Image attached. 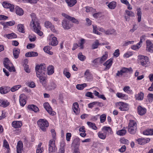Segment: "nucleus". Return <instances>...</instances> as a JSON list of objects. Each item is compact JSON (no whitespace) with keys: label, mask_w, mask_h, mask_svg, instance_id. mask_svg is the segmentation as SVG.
<instances>
[{"label":"nucleus","mask_w":153,"mask_h":153,"mask_svg":"<svg viewBox=\"0 0 153 153\" xmlns=\"http://www.w3.org/2000/svg\"><path fill=\"white\" fill-rule=\"evenodd\" d=\"M31 16L32 18V20L30 24V27L33 28V30L38 35L42 36L43 34V33L40 31L41 27L39 20L36 18L35 14H31Z\"/></svg>","instance_id":"obj_1"},{"label":"nucleus","mask_w":153,"mask_h":153,"mask_svg":"<svg viewBox=\"0 0 153 153\" xmlns=\"http://www.w3.org/2000/svg\"><path fill=\"white\" fill-rule=\"evenodd\" d=\"M137 61L139 64L143 66L146 67L149 63L148 57L140 55L138 56Z\"/></svg>","instance_id":"obj_2"},{"label":"nucleus","mask_w":153,"mask_h":153,"mask_svg":"<svg viewBox=\"0 0 153 153\" xmlns=\"http://www.w3.org/2000/svg\"><path fill=\"white\" fill-rule=\"evenodd\" d=\"M137 129V124L136 122L134 120H129L128 126V131L131 134H134L136 131Z\"/></svg>","instance_id":"obj_3"},{"label":"nucleus","mask_w":153,"mask_h":153,"mask_svg":"<svg viewBox=\"0 0 153 153\" xmlns=\"http://www.w3.org/2000/svg\"><path fill=\"white\" fill-rule=\"evenodd\" d=\"M39 127L42 131H45L49 126V123L46 120L40 119L37 122Z\"/></svg>","instance_id":"obj_4"},{"label":"nucleus","mask_w":153,"mask_h":153,"mask_svg":"<svg viewBox=\"0 0 153 153\" xmlns=\"http://www.w3.org/2000/svg\"><path fill=\"white\" fill-rule=\"evenodd\" d=\"M4 67L8 69L10 72H14L15 71V68L12 63L7 58L5 59L4 61Z\"/></svg>","instance_id":"obj_5"},{"label":"nucleus","mask_w":153,"mask_h":153,"mask_svg":"<svg viewBox=\"0 0 153 153\" xmlns=\"http://www.w3.org/2000/svg\"><path fill=\"white\" fill-rule=\"evenodd\" d=\"M116 107L121 111H127L129 109L128 104L123 102H117L116 104Z\"/></svg>","instance_id":"obj_6"},{"label":"nucleus","mask_w":153,"mask_h":153,"mask_svg":"<svg viewBox=\"0 0 153 153\" xmlns=\"http://www.w3.org/2000/svg\"><path fill=\"white\" fill-rule=\"evenodd\" d=\"M49 153H54L57 149L55 145V141L53 139L51 140L48 144Z\"/></svg>","instance_id":"obj_7"},{"label":"nucleus","mask_w":153,"mask_h":153,"mask_svg":"<svg viewBox=\"0 0 153 153\" xmlns=\"http://www.w3.org/2000/svg\"><path fill=\"white\" fill-rule=\"evenodd\" d=\"M48 39L49 45L55 46L58 44V42L57 40V39L53 35L51 34L49 35Z\"/></svg>","instance_id":"obj_8"},{"label":"nucleus","mask_w":153,"mask_h":153,"mask_svg":"<svg viewBox=\"0 0 153 153\" xmlns=\"http://www.w3.org/2000/svg\"><path fill=\"white\" fill-rule=\"evenodd\" d=\"M36 74L39 73L40 74H43L46 70V66L44 64H41L39 66V65H36L35 67Z\"/></svg>","instance_id":"obj_9"},{"label":"nucleus","mask_w":153,"mask_h":153,"mask_svg":"<svg viewBox=\"0 0 153 153\" xmlns=\"http://www.w3.org/2000/svg\"><path fill=\"white\" fill-rule=\"evenodd\" d=\"M146 50L150 53H153V43L149 40H147L146 42Z\"/></svg>","instance_id":"obj_10"},{"label":"nucleus","mask_w":153,"mask_h":153,"mask_svg":"<svg viewBox=\"0 0 153 153\" xmlns=\"http://www.w3.org/2000/svg\"><path fill=\"white\" fill-rule=\"evenodd\" d=\"M101 130L106 136L111 134L113 133L112 129L110 127L104 126L102 128Z\"/></svg>","instance_id":"obj_11"},{"label":"nucleus","mask_w":153,"mask_h":153,"mask_svg":"<svg viewBox=\"0 0 153 153\" xmlns=\"http://www.w3.org/2000/svg\"><path fill=\"white\" fill-rule=\"evenodd\" d=\"M44 107L50 114L52 115H53L55 114V112L52 111V109L48 103L46 102L44 103Z\"/></svg>","instance_id":"obj_12"},{"label":"nucleus","mask_w":153,"mask_h":153,"mask_svg":"<svg viewBox=\"0 0 153 153\" xmlns=\"http://www.w3.org/2000/svg\"><path fill=\"white\" fill-rule=\"evenodd\" d=\"M26 96L24 94H21L19 96V101L21 106H24L26 102Z\"/></svg>","instance_id":"obj_13"},{"label":"nucleus","mask_w":153,"mask_h":153,"mask_svg":"<svg viewBox=\"0 0 153 153\" xmlns=\"http://www.w3.org/2000/svg\"><path fill=\"white\" fill-rule=\"evenodd\" d=\"M36 74L37 76L39 78L40 82L42 83V85L45 87L46 85V82L45 77L43 76V74H39V73H37Z\"/></svg>","instance_id":"obj_14"},{"label":"nucleus","mask_w":153,"mask_h":153,"mask_svg":"<svg viewBox=\"0 0 153 153\" xmlns=\"http://www.w3.org/2000/svg\"><path fill=\"white\" fill-rule=\"evenodd\" d=\"M113 59L111 58L108 59L103 64V65L105 68V70H108L111 67L113 62Z\"/></svg>","instance_id":"obj_15"},{"label":"nucleus","mask_w":153,"mask_h":153,"mask_svg":"<svg viewBox=\"0 0 153 153\" xmlns=\"http://www.w3.org/2000/svg\"><path fill=\"white\" fill-rule=\"evenodd\" d=\"M150 139L148 138H140L136 140L138 143L140 145L145 144L148 143L150 141Z\"/></svg>","instance_id":"obj_16"},{"label":"nucleus","mask_w":153,"mask_h":153,"mask_svg":"<svg viewBox=\"0 0 153 153\" xmlns=\"http://www.w3.org/2000/svg\"><path fill=\"white\" fill-rule=\"evenodd\" d=\"M12 126L15 128H18L22 126V122L20 121H14L12 123Z\"/></svg>","instance_id":"obj_17"},{"label":"nucleus","mask_w":153,"mask_h":153,"mask_svg":"<svg viewBox=\"0 0 153 153\" xmlns=\"http://www.w3.org/2000/svg\"><path fill=\"white\" fill-rule=\"evenodd\" d=\"M2 5L4 8H9L11 11L12 12L14 9V6L11 4L7 2L4 1L2 3Z\"/></svg>","instance_id":"obj_18"},{"label":"nucleus","mask_w":153,"mask_h":153,"mask_svg":"<svg viewBox=\"0 0 153 153\" xmlns=\"http://www.w3.org/2000/svg\"><path fill=\"white\" fill-rule=\"evenodd\" d=\"M10 91V88L8 86H2L0 88V93L1 94L7 93Z\"/></svg>","instance_id":"obj_19"},{"label":"nucleus","mask_w":153,"mask_h":153,"mask_svg":"<svg viewBox=\"0 0 153 153\" xmlns=\"http://www.w3.org/2000/svg\"><path fill=\"white\" fill-rule=\"evenodd\" d=\"M72 109L74 112L77 115H78L79 113V107L78 103L75 102L73 103L72 106Z\"/></svg>","instance_id":"obj_20"},{"label":"nucleus","mask_w":153,"mask_h":153,"mask_svg":"<svg viewBox=\"0 0 153 153\" xmlns=\"http://www.w3.org/2000/svg\"><path fill=\"white\" fill-rule=\"evenodd\" d=\"M62 24L63 27L65 29H69L71 26L70 22L65 19L63 20Z\"/></svg>","instance_id":"obj_21"},{"label":"nucleus","mask_w":153,"mask_h":153,"mask_svg":"<svg viewBox=\"0 0 153 153\" xmlns=\"http://www.w3.org/2000/svg\"><path fill=\"white\" fill-rule=\"evenodd\" d=\"M62 15L66 19H67L69 20H70L73 22L75 23L76 24H78L79 23L78 21L74 17H72L65 13H63L62 14Z\"/></svg>","instance_id":"obj_22"},{"label":"nucleus","mask_w":153,"mask_h":153,"mask_svg":"<svg viewBox=\"0 0 153 153\" xmlns=\"http://www.w3.org/2000/svg\"><path fill=\"white\" fill-rule=\"evenodd\" d=\"M17 153H21L23 150V143L22 141H19L16 147Z\"/></svg>","instance_id":"obj_23"},{"label":"nucleus","mask_w":153,"mask_h":153,"mask_svg":"<svg viewBox=\"0 0 153 153\" xmlns=\"http://www.w3.org/2000/svg\"><path fill=\"white\" fill-rule=\"evenodd\" d=\"M146 109L140 106H139L137 108V111L138 114L140 115H142L144 114L146 112Z\"/></svg>","instance_id":"obj_24"},{"label":"nucleus","mask_w":153,"mask_h":153,"mask_svg":"<svg viewBox=\"0 0 153 153\" xmlns=\"http://www.w3.org/2000/svg\"><path fill=\"white\" fill-rule=\"evenodd\" d=\"M10 103L7 100L0 99V106L3 107H6L8 106Z\"/></svg>","instance_id":"obj_25"},{"label":"nucleus","mask_w":153,"mask_h":153,"mask_svg":"<svg viewBox=\"0 0 153 153\" xmlns=\"http://www.w3.org/2000/svg\"><path fill=\"white\" fill-rule=\"evenodd\" d=\"M129 71V69L125 68H122L120 71H118L116 74L117 76H120L123 74Z\"/></svg>","instance_id":"obj_26"},{"label":"nucleus","mask_w":153,"mask_h":153,"mask_svg":"<svg viewBox=\"0 0 153 153\" xmlns=\"http://www.w3.org/2000/svg\"><path fill=\"white\" fill-rule=\"evenodd\" d=\"M84 76L85 77L87 81L90 80L92 78V75L88 70H87L85 72Z\"/></svg>","instance_id":"obj_27"},{"label":"nucleus","mask_w":153,"mask_h":153,"mask_svg":"<svg viewBox=\"0 0 153 153\" xmlns=\"http://www.w3.org/2000/svg\"><path fill=\"white\" fill-rule=\"evenodd\" d=\"M117 96L122 100H127L128 98V96L122 93L117 92L116 94Z\"/></svg>","instance_id":"obj_28"},{"label":"nucleus","mask_w":153,"mask_h":153,"mask_svg":"<svg viewBox=\"0 0 153 153\" xmlns=\"http://www.w3.org/2000/svg\"><path fill=\"white\" fill-rule=\"evenodd\" d=\"M143 134L146 135H153V129L148 128L143 131Z\"/></svg>","instance_id":"obj_29"},{"label":"nucleus","mask_w":153,"mask_h":153,"mask_svg":"<svg viewBox=\"0 0 153 153\" xmlns=\"http://www.w3.org/2000/svg\"><path fill=\"white\" fill-rule=\"evenodd\" d=\"M38 55V53L36 52L31 51L27 52L25 54V56L27 57H32L36 56Z\"/></svg>","instance_id":"obj_30"},{"label":"nucleus","mask_w":153,"mask_h":153,"mask_svg":"<svg viewBox=\"0 0 153 153\" xmlns=\"http://www.w3.org/2000/svg\"><path fill=\"white\" fill-rule=\"evenodd\" d=\"M68 5L70 7H72L74 6L77 3L76 0H65Z\"/></svg>","instance_id":"obj_31"},{"label":"nucleus","mask_w":153,"mask_h":153,"mask_svg":"<svg viewBox=\"0 0 153 153\" xmlns=\"http://www.w3.org/2000/svg\"><path fill=\"white\" fill-rule=\"evenodd\" d=\"M54 68L52 65H49L47 68V74L48 75H52L54 71Z\"/></svg>","instance_id":"obj_32"},{"label":"nucleus","mask_w":153,"mask_h":153,"mask_svg":"<svg viewBox=\"0 0 153 153\" xmlns=\"http://www.w3.org/2000/svg\"><path fill=\"white\" fill-rule=\"evenodd\" d=\"M42 143H41L39 144L36 150V153H42L44 151V148L42 146Z\"/></svg>","instance_id":"obj_33"},{"label":"nucleus","mask_w":153,"mask_h":153,"mask_svg":"<svg viewBox=\"0 0 153 153\" xmlns=\"http://www.w3.org/2000/svg\"><path fill=\"white\" fill-rule=\"evenodd\" d=\"M16 14L19 16H22L24 13L22 9L18 6L16 7L15 8Z\"/></svg>","instance_id":"obj_34"},{"label":"nucleus","mask_w":153,"mask_h":153,"mask_svg":"<svg viewBox=\"0 0 153 153\" xmlns=\"http://www.w3.org/2000/svg\"><path fill=\"white\" fill-rule=\"evenodd\" d=\"M108 54L106 52H105V54L103 55L101 57L99 58L100 60V63L101 64L103 63L108 58Z\"/></svg>","instance_id":"obj_35"},{"label":"nucleus","mask_w":153,"mask_h":153,"mask_svg":"<svg viewBox=\"0 0 153 153\" xmlns=\"http://www.w3.org/2000/svg\"><path fill=\"white\" fill-rule=\"evenodd\" d=\"M19 52L20 50L19 49L17 48L13 49V53L15 58L17 59L18 57Z\"/></svg>","instance_id":"obj_36"},{"label":"nucleus","mask_w":153,"mask_h":153,"mask_svg":"<svg viewBox=\"0 0 153 153\" xmlns=\"http://www.w3.org/2000/svg\"><path fill=\"white\" fill-rule=\"evenodd\" d=\"M28 108L35 112H37L39 110L38 108L36 105H28Z\"/></svg>","instance_id":"obj_37"},{"label":"nucleus","mask_w":153,"mask_h":153,"mask_svg":"<svg viewBox=\"0 0 153 153\" xmlns=\"http://www.w3.org/2000/svg\"><path fill=\"white\" fill-rule=\"evenodd\" d=\"M51 48L50 46H46L44 47L43 50L45 53L50 55H52L53 53L52 51H50Z\"/></svg>","instance_id":"obj_38"},{"label":"nucleus","mask_w":153,"mask_h":153,"mask_svg":"<svg viewBox=\"0 0 153 153\" xmlns=\"http://www.w3.org/2000/svg\"><path fill=\"white\" fill-rule=\"evenodd\" d=\"M98 137L102 140L105 139L106 137V135L102 131H100L97 133Z\"/></svg>","instance_id":"obj_39"},{"label":"nucleus","mask_w":153,"mask_h":153,"mask_svg":"<svg viewBox=\"0 0 153 153\" xmlns=\"http://www.w3.org/2000/svg\"><path fill=\"white\" fill-rule=\"evenodd\" d=\"M136 99L138 100H142L144 97V94L142 92H140L135 95Z\"/></svg>","instance_id":"obj_40"},{"label":"nucleus","mask_w":153,"mask_h":153,"mask_svg":"<svg viewBox=\"0 0 153 153\" xmlns=\"http://www.w3.org/2000/svg\"><path fill=\"white\" fill-rule=\"evenodd\" d=\"M137 14L138 16V21L140 22L141 21L142 13L141 11V9L140 7H137Z\"/></svg>","instance_id":"obj_41"},{"label":"nucleus","mask_w":153,"mask_h":153,"mask_svg":"<svg viewBox=\"0 0 153 153\" xmlns=\"http://www.w3.org/2000/svg\"><path fill=\"white\" fill-rule=\"evenodd\" d=\"M15 24V22L14 21H10L7 22L3 24L4 28H7L8 26H12Z\"/></svg>","instance_id":"obj_42"},{"label":"nucleus","mask_w":153,"mask_h":153,"mask_svg":"<svg viewBox=\"0 0 153 153\" xmlns=\"http://www.w3.org/2000/svg\"><path fill=\"white\" fill-rule=\"evenodd\" d=\"M56 87V85L53 82L51 83L47 87V89L48 90H51L54 89Z\"/></svg>","instance_id":"obj_43"},{"label":"nucleus","mask_w":153,"mask_h":153,"mask_svg":"<svg viewBox=\"0 0 153 153\" xmlns=\"http://www.w3.org/2000/svg\"><path fill=\"white\" fill-rule=\"evenodd\" d=\"M117 5V3L115 1H112L108 5V7L110 9H114Z\"/></svg>","instance_id":"obj_44"},{"label":"nucleus","mask_w":153,"mask_h":153,"mask_svg":"<svg viewBox=\"0 0 153 153\" xmlns=\"http://www.w3.org/2000/svg\"><path fill=\"white\" fill-rule=\"evenodd\" d=\"M87 86V84L86 83H84L82 84H78L76 85V88L78 89L82 90L85 87Z\"/></svg>","instance_id":"obj_45"},{"label":"nucleus","mask_w":153,"mask_h":153,"mask_svg":"<svg viewBox=\"0 0 153 153\" xmlns=\"http://www.w3.org/2000/svg\"><path fill=\"white\" fill-rule=\"evenodd\" d=\"M87 124L89 127L92 128L93 129L96 130L97 129V128L96 126L95 123H92L90 122H87Z\"/></svg>","instance_id":"obj_46"},{"label":"nucleus","mask_w":153,"mask_h":153,"mask_svg":"<svg viewBox=\"0 0 153 153\" xmlns=\"http://www.w3.org/2000/svg\"><path fill=\"white\" fill-rule=\"evenodd\" d=\"M126 130L125 129H122L118 131L116 133L118 135L123 136L126 134Z\"/></svg>","instance_id":"obj_47"},{"label":"nucleus","mask_w":153,"mask_h":153,"mask_svg":"<svg viewBox=\"0 0 153 153\" xmlns=\"http://www.w3.org/2000/svg\"><path fill=\"white\" fill-rule=\"evenodd\" d=\"M123 90L124 91L128 94H132V91L129 86H126L124 87Z\"/></svg>","instance_id":"obj_48"},{"label":"nucleus","mask_w":153,"mask_h":153,"mask_svg":"<svg viewBox=\"0 0 153 153\" xmlns=\"http://www.w3.org/2000/svg\"><path fill=\"white\" fill-rule=\"evenodd\" d=\"M21 87V85H18L14 86L11 88H10V91L12 92H14L18 90Z\"/></svg>","instance_id":"obj_49"},{"label":"nucleus","mask_w":153,"mask_h":153,"mask_svg":"<svg viewBox=\"0 0 153 153\" xmlns=\"http://www.w3.org/2000/svg\"><path fill=\"white\" fill-rule=\"evenodd\" d=\"M17 28L18 31L22 33L25 32L24 26L22 24H19L17 26Z\"/></svg>","instance_id":"obj_50"},{"label":"nucleus","mask_w":153,"mask_h":153,"mask_svg":"<svg viewBox=\"0 0 153 153\" xmlns=\"http://www.w3.org/2000/svg\"><path fill=\"white\" fill-rule=\"evenodd\" d=\"M99 44L98 40L96 39L92 45V48L93 49H95L97 48Z\"/></svg>","instance_id":"obj_51"},{"label":"nucleus","mask_w":153,"mask_h":153,"mask_svg":"<svg viewBox=\"0 0 153 153\" xmlns=\"http://www.w3.org/2000/svg\"><path fill=\"white\" fill-rule=\"evenodd\" d=\"M6 36L8 39H12L16 37V35L14 33H12L6 35Z\"/></svg>","instance_id":"obj_52"},{"label":"nucleus","mask_w":153,"mask_h":153,"mask_svg":"<svg viewBox=\"0 0 153 153\" xmlns=\"http://www.w3.org/2000/svg\"><path fill=\"white\" fill-rule=\"evenodd\" d=\"M85 39H81L79 45V47L80 49H82L83 48V45L85 43Z\"/></svg>","instance_id":"obj_53"},{"label":"nucleus","mask_w":153,"mask_h":153,"mask_svg":"<svg viewBox=\"0 0 153 153\" xmlns=\"http://www.w3.org/2000/svg\"><path fill=\"white\" fill-rule=\"evenodd\" d=\"M78 59L81 61H83L86 59V57L85 56L83 55L82 53H81L78 54Z\"/></svg>","instance_id":"obj_54"},{"label":"nucleus","mask_w":153,"mask_h":153,"mask_svg":"<svg viewBox=\"0 0 153 153\" xmlns=\"http://www.w3.org/2000/svg\"><path fill=\"white\" fill-rule=\"evenodd\" d=\"M115 30L114 29H110L107 30H105V33L106 35H110L113 33Z\"/></svg>","instance_id":"obj_55"},{"label":"nucleus","mask_w":153,"mask_h":153,"mask_svg":"<svg viewBox=\"0 0 153 153\" xmlns=\"http://www.w3.org/2000/svg\"><path fill=\"white\" fill-rule=\"evenodd\" d=\"M28 38H29L30 41L31 42H33L35 41L36 39V37L34 35H30L29 36Z\"/></svg>","instance_id":"obj_56"},{"label":"nucleus","mask_w":153,"mask_h":153,"mask_svg":"<svg viewBox=\"0 0 153 153\" xmlns=\"http://www.w3.org/2000/svg\"><path fill=\"white\" fill-rule=\"evenodd\" d=\"M106 115L105 114H102L100 116V122L101 123H104L106 120Z\"/></svg>","instance_id":"obj_57"},{"label":"nucleus","mask_w":153,"mask_h":153,"mask_svg":"<svg viewBox=\"0 0 153 153\" xmlns=\"http://www.w3.org/2000/svg\"><path fill=\"white\" fill-rule=\"evenodd\" d=\"M93 32L97 34L100 35L101 33L97 31V28L96 25H93Z\"/></svg>","instance_id":"obj_58"},{"label":"nucleus","mask_w":153,"mask_h":153,"mask_svg":"<svg viewBox=\"0 0 153 153\" xmlns=\"http://www.w3.org/2000/svg\"><path fill=\"white\" fill-rule=\"evenodd\" d=\"M126 13L127 15L130 17H133L134 16V14L133 12L128 10H126Z\"/></svg>","instance_id":"obj_59"},{"label":"nucleus","mask_w":153,"mask_h":153,"mask_svg":"<svg viewBox=\"0 0 153 153\" xmlns=\"http://www.w3.org/2000/svg\"><path fill=\"white\" fill-rule=\"evenodd\" d=\"M141 46V45H139L137 44L136 45H133L131 46V48L134 50H137Z\"/></svg>","instance_id":"obj_60"},{"label":"nucleus","mask_w":153,"mask_h":153,"mask_svg":"<svg viewBox=\"0 0 153 153\" xmlns=\"http://www.w3.org/2000/svg\"><path fill=\"white\" fill-rule=\"evenodd\" d=\"M3 146L7 149V150L8 151H9V150H10L9 148V145L7 142L5 140H4V141Z\"/></svg>","instance_id":"obj_61"},{"label":"nucleus","mask_w":153,"mask_h":153,"mask_svg":"<svg viewBox=\"0 0 153 153\" xmlns=\"http://www.w3.org/2000/svg\"><path fill=\"white\" fill-rule=\"evenodd\" d=\"M67 69H65L63 71L64 74L67 78H69L70 77L71 74L67 71Z\"/></svg>","instance_id":"obj_62"},{"label":"nucleus","mask_w":153,"mask_h":153,"mask_svg":"<svg viewBox=\"0 0 153 153\" xmlns=\"http://www.w3.org/2000/svg\"><path fill=\"white\" fill-rule=\"evenodd\" d=\"M132 55V53L131 52H127L125 53L123 55V57L125 58H128Z\"/></svg>","instance_id":"obj_63"},{"label":"nucleus","mask_w":153,"mask_h":153,"mask_svg":"<svg viewBox=\"0 0 153 153\" xmlns=\"http://www.w3.org/2000/svg\"><path fill=\"white\" fill-rule=\"evenodd\" d=\"M120 51L119 49L116 50L113 53L114 56L117 57H118L120 55Z\"/></svg>","instance_id":"obj_64"}]
</instances>
